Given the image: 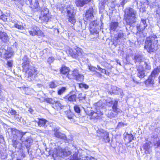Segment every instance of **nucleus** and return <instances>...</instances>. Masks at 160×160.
Returning a JSON list of instances; mask_svg holds the SVG:
<instances>
[{
  "mask_svg": "<svg viewBox=\"0 0 160 160\" xmlns=\"http://www.w3.org/2000/svg\"><path fill=\"white\" fill-rule=\"evenodd\" d=\"M23 62L22 63V72L28 74V80L29 81H33L35 79L36 77L38 76H41L43 77L42 74H39L36 69L30 65V62L28 58L25 56L22 58Z\"/></svg>",
  "mask_w": 160,
  "mask_h": 160,
  "instance_id": "1",
  "label": "nucleus"
},
{
  "mask_svg": "<svg viewBox=\"0 0 160 160\" xmlns=\"http://www.w3.org/2000/svg\"><path fill=\"white\" fill-rule=\"evenodd\" d=\"M78 150L75 147H73V148L71 150V151L68 150L66 149L63 150L60 147H58L56 148V151L53 152V155H55L57 157L59 156L64 158L72 154V158L70 160H78Z\"/></svg>",
  "mask_w": 160,
  "mask_h": 160,
  "instance_id": "2",
  "label": "nucleus"
},
{
  "mask_svg": "<svg viewBox=\"0 0 160 160\" xmlns=\"http://www.w3.org/2000/svg\"><path fill=\"white\" fill-rule=\"evenodd\" d=\"M156 36L147 38L145 42L144 48L148 52H154L158 49V40Z\"/></svg>",
  "mask_w": 160,
  "mask_h": 160,
  "instance_id": "3",
  "label": "nucleus"
},
{
  "mask_svg": "<svg viewBox=\"0 0 160 160\" xmlns=\"http://www.w3.org/2000/svg\"><path fill=\"white\" fill-rule=\"evenodd\" d=\"M125 15L126 17L125 20L128 24H132L135 22L137 12L132 8H129L125 9Z\"/></svg>",
  "mask_w": 160,
  "mask_h": 160,
  "instance_id": "4",
  "label": "nucleus"
},
{
  "mask_svg": "<svg viewBox=\"0 0 160 160\" xmlns=\"http://www.w3.org/2000/svg\"><path fill=\"white\" fill-rule=\"evenodd\" d=\"M149 70L151 69V66L149 63L145 62L143 66L140 65L137 67L136 74L137 77L140 78H143L146 76L144 69Z\"/></svg>",
  "mask_w": 160,
  "mask_h": 160,
  "instance_id": "5",
  "label": "nucleus"
},
{
  "mask_svg": "<svg viewBox=\"0 0 160 160\" xmlns=\"http://www.w3.org/2000/svg\"><path fill=\"white\" fill-rule=\"evenodd\" d=\"M74 16L72 7L70 5L68 6L67 8L66 20L67 22L74 24L76 22Z\"/></svg>",
  "mask_w": 160,
  "mask_h": 160,
  "instance_id": "6",
  "label": "nucleus"
},
{
  "mask_svg": "<svg viewBox=\"0 0 160 160\" xmlns=\"http://www.w3.org/2000/svg\"><path fill=\"white\" fill-rule=\"evenodd\" d=\"M82 49L76 47L74 51L72 49L69 48L66 51V53L68 55L71 56L72 58H77L78 56L81 57L82 54Z\"/></svg>",
  "mask_w": 160,
  "mask_h": 160,
  "instance_id": "7",
  "label": "nucleus"
},
{
  "mask_svg": "<svg viewBox=\"0 0 160 160\" xmlns=\"http://www.w3.org/2000/svg\"><path fill=\"white\" fill-rule=\"evenodd\" d=\"M103 114L101 111H97L96 112L92 111L88 112V115L90 116V119L99 120L101 119Z\"/></svg>",
  "mask_w": 160,
  "mask_h": 160,
  "instance_id": "8",
  "label": "nucleus"
},
{
  "mask_svg": "<svg viewBox=\"0 0 160 160\" xmlns=\"http://www.w3.org/2000/svg\"><path fill=\"white\" fill-rule=\"evenodd\" d=\"M29 34L32 36L37 35L41 37H44V35L43 32L37 26L33 27L31 30H29Z\"/></svg>",
  "mask_w": 160,
  "mask_h": 160,
  "instance_id": "9",
  "label": "nucleus"
},
{
  "mask_svg": "<svg viewBox=\"0 0 160 160\" xmlns=\"http://www.w3.org/2000/svg\"><path fill=\"white\" fill-rule=\"evenodd\" d=\"M10 130L12 134L13 135V137L14 139H17L18 137H20V140L23 141V138L24 135L26 133V132H23L14 128H11Z\"/></svg>",
  "mask_w": 160,
  "mask_h": 160,
  "instance_id": "10",
  "label": "nucleus"
},
{
  "mask_svg": "<svg viewBox=\"0 0 160 160\" xmlns=\"http://www.w3.org/2000/svg\"><path fill=\"white\" fill-rule=\"evenodd\" d=\"M97 135L100 137L101 138H103L106 142H108L109 141L108 133L103 130H98Z\"/></svg>",
  "mask_w": 160,
  "mask_h": 160,
  "instance_id": "11",
  "label": "nucleus"
},
{
  "mask_svg": "<svg viewBox=\"0 0 160 160\" xmlns=\"http://www.w3.org/2000/svg\"><path fill=\"white\" fill-rule=\"evenodd\" d=\"M59 129V128H53L52 131L54 133V136L56 138L65 140L66 138L65 135L61 133Z\"/></svg>",
  "mask_w": 160,
  "mask_h": 160,
  "instance_id": "12",
  "label": "nucleus"
},
{
  "mask_svg": "<svg viewBox=\"0 0 160 160\" xmlns=\"http://www.w3.org/2000/svg\"><path fill=\"white\" fill-rule=\"evenodd\" d=\"M118 102L117 101H115L113 103L112 101L110 102L107 103V105L110 107L112 104V111L117 114L122 112V111L119 108H117Z\"/></svg>",
  "mask_w": 160,
  "mask_h": 160,
  "instance_id": "13",
  "label": "nucleus"
},
{
  "mask_svg": "<svg viewBox=\"0 0 160 160\" xmlns=\"http://www.w3.org/2000/svg\"><path fill=\"white\" fill-rule=\"evenodd\" d=\"M93 9L91 7L87 11L84 17V19L89 21L92 20L93 17Z\"/></svg>",
  "mask_w": 160,
  "mask_h": 160,
  "instance_id": "14",
  "label": "nucleus"
},
{
  "mask_svg": "<svg viewBox=\"0 0 160 160\" xmlns=\"http://www.w3.org/2000/svg\"><path fill=\"white\" fill-rule=\"evenodd\" d=\"M91 0H75V4L77 7H82L85 5L88 4Z\"/></svg>",
  "mask_w": 160,
  "mask_h": 160,
  "instance_id": "15",
  "label": "nucleus"
},
{
  "mask_svg": "<svg viewBox=\"0 0 160 160\" xmlns=\"http://www.w3.org/2000/svg\"><path fill=\"white\" fill-rule=\"evenodd\" d=\"M146 20L142 19L141 21L139 24H138L137 25V29L138 31H141L144 30L147 27Z\"/></svg>",
  "mask_w": 160,
  "mask_h": 160,
  "instance_id": "16",
  "label": "nucleus"
},
{
  "mask_svg": "<svg viewBox=\"0 0 160 160\" xmlns=\"http://www.w3.org/2000/svg\"><path fill=\"white\" fill-rule=\"evenodd\" d=\"M0 39L4 42H7L9 41V38L7 33L1 31L0 32Z\"/></svg>",
  "mask_w": 160,
  "mask_h": 160,
  "instance_id": "17",
  "label": "nucleus"
},
{
  "mask_svg": "<svg viewBox=\"0 0 160 160\" xmlns=\"http://www.w3.org/2000/svg\"><path fill=\"white\" fill-rule=\"evenodd\" d=\"M154 78L149 76L148 79L144 82L146 87H149L152 86L154 84Z\"/></svg>",
  "mask_w": 160,
  "mask_h": 160,
  "instance_id": "18",
  "label": "nucleus"
},
{
  "mask_svg": "<svg viewBox=\"0 0 160 160\" xmlns=\"http://www.w3.org/2000/svg\"><path fill=\"white\" fill-rule=\"evenodd\" d=\"M38 121H36L38 124V126L40 127H42L45 128L47 127L46 124L47 121L43 118H38Z\"/></svg>",
  "mask_w": 160,
  "mask_h": 160,
  "instance_id": "19",
  "label": "nucleus"
},
{
  "mask_svg": "<svg viewBox=\"0 0 160 160\" xmlns=\"http://www.w3.org/2000/svg\"><path fill=\"white\" fill-rule=\"evenodd\" d=\"M112 92L116 94H120L121 96L122 95L123 92L121 89L115 86H112L111 87Z\"/></svg>",
  "mask_w": 160,
  "mask_h": 160,
  "instance_id": "20",
  "label": "nucleus"
},
{
  "mask_svg": "<svg viewBox=\"0 0 160 160\" xmlns=\"http://www.w3.org/2000/svg\"><path fill=\"white\" fill-rule=\"evenodd\" d=\"M24 136L23 138V141H21L22 142H23L26 148H28L30 146V144L32 142L33 140L30 137H28L24 140L23 139L24 138Z\"/></svg>",
  "mask_w": 160,
  "mask_h": 160,
  "instance_id": "21",
  "label": "nucleus"
},
{
  "mask_svg": "<svg viewBox=\"0 0 160 160\" xmlns=\"http://www.w3.org/2000/svg\"><path fill=\"white\" fill-rule=\"evenodd\" d=\"M69 70H70L66 66H62L60 69V72L61 73L66 75V77L68 78L67 76L69 75L68 73Z\"/></svg>",
  "mask_w": 160,
  "mask_h": 160,
  "instance_id": "22",
  "label": "nucleus"
},
{
  "mask_svg": "<svg viewBox=\"0 0 160 160\" xmlns=\"http://www.w3.org/2000/svg\"><path fill=\"white\" fill-rule=\"evenodd\" d=\"M118 27V23L117 22H112L110 24V28L111 30L114 31Z\"/></svg>",
  "mask_w": 160,
  "mask_h": 160,
  "instance_id": "23",
  "label": "nucleus"
},
{
  "mask_svg": "<svg viewBox=\"0 0 160 160\" xmlns=\"http://www.w3.org/2000/svg\"><path fill=\"white\" fill-rule=\"evenodd\" d=\"M79 73L78 72V71L77 70H74L72 72V74H69V75L67 76L68 77V78L69 79H72L74 78H75L76 77Z\"/></svg>",
  "mask_w": 160,
  "mask_h": 160,
  "instance_id": "24",
  "label": "nucleus"
},
{
  "mask_svg": "<svg viewBox=\"0 0 160 160\" xmlns=\"http://www.w3.org/2000/svg\"><path fill=\"white\" fill-rule=\"evenodd\" d=\"M133 136L132 134H127L125 136L124 140L127 142H130L133 139Z\"/></svg>",
  "mask_w": 160,
  "mask_h": 160,
  "instance_id": "25",
  "label": "nucleus"
},
{
  "mask_svg": "<svg viewBox=\"0 0 160 160\" xmlns=\"http://www.w3.org/2000/svg\"><path fill=\"white\" fill-rule=\"evenodd\" d=\"M151 147V143L150 142H148L145 144L144 146V148L146 150V153H150L148 150Z\"/></svg>",
  "mask_w": 160,
  "mask_h": 160,
  "instance_id": "26",
  "label": "nucleus"
},
{
  "mask_svg": "<svg viewBox=\"0 0 160 160\" xmlns=\"http://www.w3.org/2000/svg\"><path fill=\"white\" fill-rule=\"evenodd\" d=\"M76 96L75 94L67 96L65 97V98L66 99H68L70 102L75 101L76 100Z\"/></svg>",
  "mask_w": 160,
  "mask_h": 160,
  "instance_id": "27",
  "label": "nucleus"
},
{
  "mask_svg": "<svg viewBox=\"0 0 160 160\" xmlns=\"http://www.w3.org/2000/svg\"><path fill=\"white\" fill-rule=\"evenodd\" d=\"M66 116L67 118L70 120L72 122L74 121L73 118L74 117V114L70 111H68L66 114Z\"/></svg>",
  "mask_w": 160,
  "mask_h": 160,
  "instance_id": "28",
  "label": "nucleus"
},
{
  "mask_svg": "<svg viewBox=\"0 0 160 160\" xmlns=\"http://www.w3.org/2000/svg\"><path fill=\"white\" fill-rule=\"evenodd\" d=\"M143 59L142 56L139 54H137L135 56L134 60L135 62H140Z\"/></svg>",
  "mask_w": 160,
  "mask_h": 160,
  "instance_id": "29",
  "label": "nucleus"
},
{
  "mask_svg": "<svg viewBox=\"0 0 160 160\" xmlns=\"http://www.w3.org/2000/svg\"><path fill=\"white\" fill-rule=\"evenodd\" d=\"M160 72V71L159 69L158 68L154 69L152 72L150 76H151V77L154 78L155 77L156 75H158V73Z\"/></svg>",
  "mask_w": 160,
  "mask_h": 160,
  "instance_id": "30",
  "label": "nucleus"
},
{
  "mask_svg": "<svg viewBox=\"0 0 160 160\" xmlns=\"http://www.w3.org/2000/svg\"><path fill=\"white\" fill-rule=\"evenodd\" d=\"M75 78L77 81H82L84 80V76L81 74H79Z\"/></svg>",
  "mask_w": 160,
  "mask_h": 160,
  "instance_id": "31",
  "label": "nucleus"
},
{
  "mask_svg": "<svg viewBox=\"0 0 160 160\" xmlns=\"http://www.w3.org/2000/svg\"><path fill=\"white\" fill-rule=\"evenodd\" d=\"M49 86L51 88H55L57 86V82L56 81H52L50 82Z\"/></svg>",
  "mask_w": 160,
  "mask_h": 160,
  "instance_id": "32",
  "label": "nucleus"
},
{
  "mask_svg": "<svg viewBox=\"0 0 160 160\" xmlns=\"http://www.w3.org/2000/svg\"><path fill=\"white\" fill-rule=\"evenodd\" d=\"M66 90V88L65 87H62L60 89H59L58 91V95H61L65 92Z\"/></svg>",
  "mask_w": 160,
  "mask_h": 160,
  "instance_id": "33",
  "label": "nucleus"
},
{
  "mask_svg": "<svg viewBox=\"0 0 160 160\" xmlns=\"http://www.w3.org/2000/svg\"><path fill=\"white\" fill-rule=\"evenodd\" d=\"M106 116L108 118H112L116 117L117 114L114 113L112 112H110L108 114H106Z\"/></svg>",
  "mask_w": 160,
  "mask_h": 160,
  "instance_id": "34",
  "label": "nucleus"
},
{
  "mask_svg": "<svg viewBox=\"0 0 160 160\" xmlns=\"http://www.w3.org/2000/svg\"><path fill=\"white\" fill-rule=\"evenodd\" d=\"M12 55V53L9 52L8 51H7L6 52H5V57L6 58H9L11 57Z\"/></svg>",
  "mask_w": 160,
  "mask_h": 160,
  "instance_id": "35",
  "label": "nucleus"
},
{
  "mask_svg": "<svg viewBox=\"0 0 160 160\" xmlns=\"http://www.w3.org/2000/svg\"><path fill=\"white\" fill-rule=\"evenodd\" d=\"M46 101L47 102L52 104L56 102V101L52 98H47L46 99Z\"/></svg>",
  "mask_w": 160,
  "mask_h": 160,
  "instance_id": "36",
  "label": "nucleus"
},
{
  "mask_svg": "<svg viewBox=\"0 0 160 160\" xmlns=\"http://www.w3.org/2000/svg\"><path fill=\"white\" fill-rule=\"evenodd\" d=\"M55 106L57 107V108H61L62 107V105L59 101H56V102L54 103Z\"/></svg>",
  "mask_w": 160,
  "mask_h": 160,
  "instance_id": "37",
  "label": "nucleus"
},
{
  "mask_svg": "<svg viewBox=\"0 0 160 160\" xmlns=\"http://www.w3.org/2000/svg\"><path fill=\"white\" fill-rule=\"evenodd\" d=\"M74 110L77 113H80L81 111L80 108L78 105H75L74 107Z\"/></svg>",
  "mask_w": 160,
  "mask_h": 160,
  "instance_id": "38",
  "label": "nucleus"
},
{
  "mask_svg": "<svg viewBox=\"0 0 160 160\" xmlns=\"http://www.w3.org/2000/svg\"><path fill=\"white\" fill-rule=\"evenodd\" d=\"M88 68L91 71L95 72L96 71V70L98 69V68H97L92 66H89Z\"/></svg>",
  "mask_w": 160,
  "mask_h": 160,
  "instance_id": "39",
  "label": "nucleus"
},
{
  "mask_svg": "<svg viewBox=\"0 0 160 160\" xmlns=\"http://www.w3.org/2000/svg\"><path fill=\"white\" fill-rule=\"evenodd\" d=\"M0 18L4 22L7 21V16L4 14L1 15L0 16Z\"/></svg>",
  "mask_w": 160,
  "mask_h": 160,
  "instance_id": "40",
  "label": "nucleus"
},
{
  "mask_svg": "<svg viewBox=\"0 0 160 160\" xmlns=\"http://www.w3.org/2000/svg\"><path fill=\"white\" fill-rule=\"evenodd\" d=\"M97 68H98V70L99 71H101V72L103 73L107 74L106 70L105 69H102L98 65L97 66Z\"/></svg>",
  "mask_w": 160,
  "mask_h": 160,
  "instance_id": "41",
  "label": "nucleus"
},
{
  "mask_svg": "<svg viewBox=\"0 0 160 160\" xmlns=\"http://www.w3.org/2000/svg\"><path fill=\"white\" fill-rule=\"evenodd\" d=\"M14 27L16 28L19 29H22L23 28V27L22 25L18 23L15 24H14Z\"/></svg>",
  "mask_w": 160,
  "mask_h": 160,
  "instance_id": "42",
  "label": "nucleus"
},
{
  "mask_svg": "<svg viewBox=\"0 0 160 160\" xmlns=\"http://www.w3.org/2000/svg\"><path fill=\"white\" fill-rule=\"evenodd\" d=\"M54 60V58L53 57H49L47 60L49 64H50Z\"/></svg>",
  "mask_w": 160,
  "mask_h": 160,
  "instance_id": "43",
  "label": "nucleus"
},
{
  "mask_svg": "<svg viewBox=\"0 0 160 160\" xmlns=\"http://www.w3.org/2000/svg\"><path fill=\"white\" fill-rule=\"evenodd\" d=\"M79 87L81 88H84L85 89L88 88V86L85 84L81 83L79 84Z\"/></svg>",
  "mask_w": 160,
  "mask_h": 160,
  "instance_id": "44",
  "label": "nucleus"
},
{
  "mask_svg": "<svg viewBox=\"0 0 160 160\" xmlns=\"http://www.w3.org/2000/svg\"><path fill=\"white\" fill-rule=\"evenodd\" d=\"M42 19L45 22H48L49 20V18L47 16V14L44 15L42 17Z\"/></svg>",
  "mask_w": 160,
  "mask_h": 160,
  "instance_id": "45",
  "label": "nucleus"
},
{
  "mask_svg": "<svg viewBox=\"0 0 160 160\" xmlns=\"http://www.w3.org/2000/svg\"><path fill=\"white\" fill-rule=\"evenodd\" d=\"M7 51L4 49L3 48H1L0 49V55L1 56L2 54H5V52H6Z\"/></svg>",
  "mask_w": 160,
  "mask_h": 160,
  "instance_id": "46",
  "label": "nucleus"
},
{
  "mask_svg": "<svg viewBox=\"0 0 160 160\" xmlns=\"http://www.w3.org/2000/svg\"><path fill=\"white\" fill-rule=\"evenodd\" d=\"M123 37V34L122 32H119L118 36L117 39L119 38H122Z\"/></svg>",
  "mask_w": 160,
  "mask_h": 160,
  "instance_id": "47",
  "label": "nucleus"
},
{
  "mask_svg": "<svg viewBox=\"0 0 160 160\" xmlns=\"http://www.w3.org/2000/svg\"><path fill=\"white\" fill-rule=\"evenodd\" d=\"M15 118H16V119L18 121H20L21 119L22 118L21 116L17 114L15 116Z\"/></svg>",
  "mask_w": 160,
  "mask_h": 160,
  "instance_id": "48",
  "label": "nucleus"
},
{
  "mask_svg": "<svg viewBox=\"0 0 160 160\" xmlns=\"http://www.w3.org/2000/svg\"><path fill=\"white\" fill-rule=\"evenodd\" d=\"M13 139L12 140V145L14 147H15V148L17 147V142L16 140V139Z\"/></svg>",
  "mask_w": 160,
  "mask_h": 160,
  "instance_id": "49",
  "label": "nucleus"
},
{
  "mask_svg": "<svg viewBox=\"0 0 160 160\" xmlns=\"http://www.w3.org/2000/svg\"><path fill=\"white\" fill-rule=\"evenodd\" d=\"M10 113L14 115L15 116L17 114V112L14 109H12L10 112Z\"/></svg>",
  "mask_w": 160,
  "mask_h": 160,
  "instance_id": "50",
  "label": "nucleus"
},
{
  "mask_svg": "<svg viewBox=\"0 0 160 160\" xmlns=\"http://www.w3.org/2000/svg\"><path fill=\"white\" fill-rule=\"evenodd\" d=\"M93 159V158L90 156H87L85 157L84 160H92Z\"/></svg>",
  "mask_w": 160,
  "mask_h": 160,
  "instance_id": "51",
  "label": "nucleus"
},
{
  "mask_svg": "<svg viewBox=\"0 0 160 160\" xmlns=\"http://www.w3.org/2000/svg\"><path fill=\"white\" fill-rule=\"evenodd\" d=\"M94 74L98 78H101L102 77V74L97 71L95 72L94 73Z\"/></svg>",
  "mask_w": 160,
  "mask_h": 160,
  "instance_id": "52",
  "label": "nucleus"
},
{
  "mask_svg": "<svg viewBox=\"0 0 160 160\" xmlns=\"http://www.w3.org/2000/svg\"><path fill=\"white\" fill-rule=\"evenodd\" d=\"M34 7L35 8H37L39 6V3L38 2V0H35V2L34 5Z\"/></svg>",
  "mask_w": 160,
  "mask_h": 160,
  "instance_id": "53",
  "label": "nucleus"
},
{
  "mask_svg": "<svg viewBox=\"0 0 160 160\" xmlns=\"http://www.w3.org/2000/svg\"><path fill=\"white\" fill-rule=\"evenodd\" d=\"M12 61H8L7 62V65L8 66L10 67H11L12 66Z\"/></svg>",
  "mask_w": 160,
  "mask_h": 160,
  "instance_id": "54",
  "label": "nucleus"
},
{
  "mask_svg": "<svg viewBox=\"0 0 160 160\" xmlns=\"http://www.w3.org/2000/svg\"><path fill=\"white\" fill-rule=\"evenodd\" d=\"M128 1V0H122V1L121 2V5L123 6Z\"/></svg>",
  "mask_w": 160,
  "mask_h": 160,
  "instance_id": "55",
  "label": "nucleus"
},
{
  "mask_svg": "<svg viewBox=\"0 0 160 160\" xmlns=\"http://www.w3.org/2000/svg\"><path fill=\"white\" fill-rule=\"evenodd\" d=\"M154 145L157 147H160V139L156 143H155Z\"/></svg>",
  "mask_w": 160,
  "mask_h": 160,
  "instance_id": "56",
  "label": "nucleus"
},
{
  "mask_svg": "<svg viewBox=\"0 0 160 160\" xmlns=\"http://www.w3.org/2000/svg\"><path fill=\"white\" fill-rule=\"evenodd\" d=\"M90 32H91V34H94L95 32L96 33H97V31H96L95 30H93V31H92V30H90Z\"/></svg>",
  "mask_w": 160,
  "mask_h": 160,
  "instance_id": "57",
  "label": "nucleus"
},
{
  "mask_svg": "<svg viewBox=\"0 0 160 160\" xmlns=\"http://www.w3.org/2000/svg\"><path fill=\"white\" fill-rule=\"evenodd\" d=\"M3 140V138L2 135H0V143Z\"/></svg>",
  "mask_w": 160,
  "mask_h": 160,
  "instance_id": "58",
  "label": "nucleus"
},
{
  "mask_svg": "<svg viewBox=\"0 0 160 160\" xmlns=\"http://www.w3.org/2000/svg\"><path fill=\"white\" fill-rule=\"evenodd\" d=\"M32 0H28V1L29 2V4L31 5H32Z\"/></svg>",
  "mask_w": 160,
  "mask_h": 160,
  "instance_id": "59",
  "label": "nucleus"
},
{
  "mask_svg": "<svg viewBox=\"0 0 160 160\" xmlns=\"http://www.w3.org/2000/svg\"><path fill=\"white\" fill-rule=\"evenodd\" d=\"M37 86L39 87H41L42 86V85L41 84H38Z\"/></svg>",
  "mask_w": 160,
  "mask_h": 160,
  "instance_id": "60",
  "label": "nucleus"
},
{
  "mask_svg": "<svg viewBox=\"0 0 160 160\" xmlns=\"http://www.w3.org/2000/svg\"><path fill=\"white\" fill-rule=\"evenodd\" d=\"M37 131L38 132H42V131L41 130H38Z\"/></svg>",
  "mask_w": 160,
  "mask_h": 160,
  "instance_id": "61",
  "label": "nucleus"
},
{
  "mask_svg": "<svg viewBox=\"0 0 160 160\" xmlns=\"http://www.w3.org/2000/svg\"><path fill=\"white\" fill-rule=\"evenodd\" d=\"M158 79H159V83H160V75Z\"/></svg>",
  "mask_w": 160,
  "mask_h": 160,
  "instance_id": "62",
  "label": "nucleus"
},
{
  "mask_svg": "<svg viewBox=\"0 0 160 160\" xmlns=\"http://www.w3.org/2000/svg\"><path fill=\"white\" fill-rule=\"evenodd\" d=\"M122 123H119V124H118V125H120L121 124H122Z\"/></svg>",
  "mask_w": 160,
  "mask_h": 160,
  "instance_id": "63",
  "label": "nucleus"
},
{
  "mask_svg": "<svg viewBox=\"0 0 160 160\" xmlns=\"http://www.w3.org/2000/svg\"><path fill=\"white\" fill-rule=\"evenodd\" d=\"M85 97H83V98L84 99H85Z\"/></svg>",
  "mask_w": 160,
  "mask_h": 160,
  "instance_id": "64",
  "label": "nucleus"
}]
</instances>
